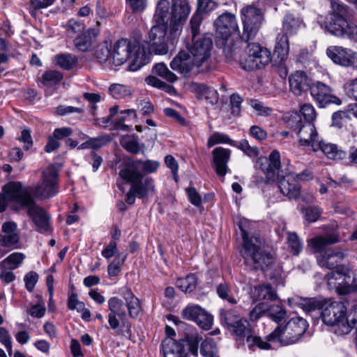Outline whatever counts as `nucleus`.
I'll use <instances>...</instances> for the list:
<instances>
[{"mask_svg": "<svg viewBox=\"0 0 357 357\" xmlns=\"http://www.w3.org/2000/svg\"><path fill=\"white\" fill-rule=\"evenodd\" d=\"M190 13L188 0H172L169 36L167 37V24L154 23L149 32L148 40L144 41L147 47L139 45L134 59L128 66L129 70L136 71L147 64L151 52L160 55L167 54L169 45H174L177 43L181 25Z\"/></svg>", "mask_w": 357, "mask_h": 357, "instance_id": "obj_1", "label": "nucleus"}, {"mask_svg": "<svg viewBox=\"0 0 357 357\" xmlns=\"http://www.w3.org/2000/svg\"><path fill=\"white\" fill-rule=\"evenodd\" d=\"M238 227L243 238L241 255L245 265L250 270L261 271L266 273L273 266V255L264 248V241L261 238L249 237L241 222L239 223Z\"/></svg>", "mask_w": 357, "mask_h": 357, "instance_id": "obj_2", "label": "nucleus"}, {"mask_svg": "<svg viewBox=\"0 0 357 357\" xmlns=\"http://www.w3.org/2000/svg\"><path fill=\"white\" fill-rule=\"evenodd\" d=\"M216 36L218 38L217 45L222 48L223 53L228 61H236L241 52L240 43L243 40L234 41L231 36L238 32V27L234 15L225 12L220 15L214 22Z\"/></svg>", "mask_w": 357, "mask_h": 357, "instance_id": "obj_3", "label": "nucleus"}, {"mask_svg": "<svg viewBox=\"0 0 357 357\" xmlns=\"http://www.w3.org/2000/svg\"><path fill=\"white\" fill-rule=\"evenodd\" d=\"M139 162H141L140 160L128 157L121 164L119 176L126 183H131V188L136 193V197L144 199L149 192L154 191L155 186L151 178L147 177L143 181L144 176L138 169Z\"/></svg>", "mask_w": 357, "mask_h": 357, "instance_id": "obj_4", "label": "nucleus"}, {"mask_svg": "<svg viewBox=\"0 0 357 357\" xmlns=\"http://www.w3.org/2000/svg\"><path fill=\"white\" fill-rule=\"evenodd\" d=\"M323 322L330 326H337L341 331L340 335H348L355 328L354 335H357V320L352 319L344 322L347 314V307L341 301L330 302L326 300V304L320 313Z\"/></svg>", "mask_w": 357, "mask_h": 357, "instance_id": "obj_5", "label": "nucleus"}, {"mask_svg": "<svg viewBox=\"0 0 357 357\" xmlns=\"http://www.w3.org/2000/svg\"><path fill=\"white\" fill-rule=\"evenodd\" d=\"M331 6L332 11L326 17L322 27L336 37L345 38L347 26L352 17L351 11L337 0H331Z\"/></svg>", "mask_w": 357, "mask_h": 357, "instance_id": "obj_6", "label": "nucleus"}, {"mask_svg": "<svg viewBox=\"0 0 357 357\" xmlns=\"http://www.w3.org/2000/svg\"><path fill=\"white\" fill-rule=\"evenodd\" d=\"M199 336H185L176 340L172 336H166L161 343L164 357H188V353L198 356Z\"/></svg>", "mask_w": 357, "mask_h": 357, "instance_id": "obj_7", "label": "nucleus"}, {"mask_svg": "<svg viewBox=\"0 0 357 357\" xmlns=\"http://www.w3.org/2000/svg\"><path fill=\"white\" fill-rule=\"evenodd\" d=\"M247 43L245 54L240 57V65L246 71H254L264 68L271 61V53L259 43L242 42Z\"/></svg>", "mask_w": 357, "mask_h": 357, "instance_id": "obj_8", "label": "nucleus"}, {"mask_svg": "<svg viewBox=\"0 0 357 357\" xmlns=\"http://www.w3.org/2000/svg\"><path fill=\"white\" fill-rule=\"evenodd\" d=\"M59 173L54 165H50L44 169L38 184L30 188V192L40 199H47L54 197L59 192Z\"/></svg>", "mask_w": 357, "mask_h": 357, "instance_id": "obj_9", "label": "nucleus"}, {"mask_svg": "<svg viewBox=\"0 0 357 357\" xmlns=\"http://www.w3.org/2000/svg\"><path fill=\"white\" fill-rule=\"evenodd\" d=\"M2 193L13 204L15 211H20L33 203L34 197L30 189L24 188L20 181H10L2 188Z\"/></svg>", "mask_w": 357, "mask_h": 357, "instance_id": "obj_10", "label": "nucleus"}, {"mask_svg": "<svg viewBox=\"0 0 357 357\" xmlns=\"http://www.w3.org/2000/svg\"><path fill=\"white\" fill-rule=\"evenodd\" d=\"M243 31L241 39L248 42L255 38L263 21L261 10L254 6H248L241 10Z\"/></svg>", "mask_w": 357, "mask_h": 357, "instance_id": "obj_11", "label": "nucleus"}, {"mask_svg": "<svg viewBox=\"0 0 357 357\" xmlns=\"http://www.w3.org/2000/svg\"><path fill=\"white\" fill-rule=\"evenodd\" d=\"M220 321L234 335H252L254 326L246 319H239L230 310H220Z\"/></svg>", "mask_w": 357, "mask_h": 357, "instance_id": "obj_12", "label": "nucleus"}, {"mask_svg": "<svg viewBox=\"0 0 357 357\" xmlns=\"http://www.w3.org/2000/svg\"><path fill=\"white\" fill-rule=\"evenodd\" d=\"M213 47L212 35L208 33L202 36L192 38V43L187 44L188 51L200 66L207 61L211 56Z\"/></svg>", "mask_w": 357, "mask_h": 357, "instance_id": "obj_13", "label": "nucleus"}, {"mask_svg": "<svg viewBox=\"0 0 357 357\" xmlns=\"http://www.w3.org/2000/svg\"><path fill=\"white\" fill-rule=\"evenodd\" d=\"M310 91L319 107H326L330 104L340 105L342 103L340 98L334 94V90L322 82H313Z\"/></svg>", "mask_w": 357, "mask_h": 357, "instance_id": "obj_14", "label": "nucleus"}, {"mask_svg": "<svg viewBox=\"0 0 357 357\" xmlns=\"http://www.w3.org/2000/svg\"><path fill=\"white\" fill-rule=\"evenodd\" d=\"M172 70L179 72L184 77H189L192 75H197L200 73L201 67L188 51L181 50L172 59L170 63Z\"/></svg>", "mask_w": 357, "mask_h": 357, "instance_id": "obj_15", "label": "nucleus"}, {"mask_svg": "<svg viewBox=\"0 0 357 357\" xmlns=\"http://www.w3.org/2000/svg\"><path fill=\"white\" fill-rule=\"evenodd\" d=\"M281 167L280 153L278 150L271 151L268 157L261 156L257 159L255 168L261 169L269 179L278 178Z\"/></svg>", "mask_w": 357, "mask_h": 357, "instance_id": "obj_16", "label": "nucleus"}, {"mask_svg": "<svg viewBox=\"0 0 357 357\" xmlns=\"http://www.w3.org/2000/svg\"><path fill=\"white\" fill-rule=\"evenodd\" d=\"M138 45H132L126 38H121L114 44L112 53V64L119 66L126 63L130 58L133 61ZM132 61H131L132 63Z\"/></svg>", "mask_w": 357, "mask_h": 357, "instance_id": "obj_17", "label": "nucleus"}, {"mask_svg": "<svg viewBox=\"0 0 357 357\" xmlns=\"http://www.w3.org/2000/svg\"><path fill=\"white\" fill-rule=\"evenodd\" d=\"M327 56L335 63L345 67L357 64V53L341 46H330L326 50Z\"/></svg>", "mask_w": 357, "mask_h": 357, "instance_id": "obj_18", "label": "nucleus"}, {"mask_svg": "<svg viewBox=\"0 0 357 357\" xmlns=\"http://www.w3.org/2000/svg\"><path fill=\"white\" fill-rule=\"evenodd\" d=\"M17 225L15 222L7 221L1 226L2 233L0 234V245L8 248V251L21 248L20 236L17 232Z\"/></svg>", "mask_w": 357, "mask_h": 357, "instance_id": "obj_19", "label": "nucleus"}, {"mask_svg": "<svg viewBox=\"0 0 357 357\" xmlns=\"http://www.w3.org/2000/svg\"><path fill=\"white\" fill-rule=\"evenodd\" d=\"M298 336H267L266 341L260 336H247V342L252 341L258 347L263 349H276L298 342Z\"/></svg>", "mask_w": 357, "mask_h": 357, "instance_id": "obj_20", "label": "nucleus"}, {"mask_svg": "<svg viewBox=\"0 0 357 357\" xmlns=\"http://www.w3.org/2000/svg\"><path fill=\"white\" fill-rule=\"evenodd\" d=\"M213 167L216 174L224 177L229 171L228 162L231 157V151L221 146L215 148L211 152Z\"/></svg>", "mask_w": 357, "mask_h": 357, "instance_id": "obj_21", "label": "nucleus"}, {"mask_svg": "<svg viewBox=\"0 0 357 357\" xmlns=\"http://www.w3.org/2000/svg\"><path fill=\"white\" fill-rule=\"evenodd\" d=\"M27 213L32 219L33 223L38 227V231L40 232L48 231L50 229L49 221L50 217L47 215L45 209L39 206L35 202L27 206Z\"/></svg>", "mask_w": 357, "mask_h": 357, "instance_id": "obj_22", "label": "nucleus"}, {"mask_svg": "<svg viewBox=\"0 0 357 357\" xmlns=\"http://www.w3.org/2000/svg\"><path fill=\"white\" fill-rule=\"evenodd\" d=\"M278 187L282 195L289 199H297L301 195V185L293 175L289 174L278 176Z\"/></svg>", "mask_w": 357, "mask_h": 357, "instance_id": "obj_23", "label": "nucleus"}, {"mask_svg": "<svg viewBox=\"0 0 357 357\" xmlns=\"http://www.w3.org/2000/svg\"><path fill=\"white\" fill-rule=\"evenodd\" d=\"M312 80L302 70L296 71L289 77V84L291 91L296 96L310 90Z\"/></svg>", "mask_w": 357, "mask_h": 357, "instance_id": "obj_24", "label": "nucleus"}, {"mask_svg": "<svg viewBox=\"0 0 357 357\" xmlns=\"http://www.w3.org/2000/svg\"><path fill=\"white\" fill-rule=\"evenodd\" d=\"M309 324L301 317L291 318L286 324L277 326L268 335H282L287 328H290L294 335H305Z\"/></svg>", "mask_w": 357, "mask_h": 357, "instance_id": "obj_25", "label": "nucleus"}, {"mask_svg": "<svg viewBox=\"0 0 357 357\" xmlns=\"http://www.w3.org/2000/svg\"><path fill=\"white\" fill-rule=\"evenodd\" d=\"M189 88L191 92L196 93L197 98L205 99L212 105L217 104L219 100L218 91L204 84L192 82L190 84Z\"/></svg>", "mask_w": 357, "mask_h": 357, "instance_id": "obj_26", "label": "nucleus"}, {"mask_svg": "<svg viewBox=\"0 0 357 357\" xmlns=\"http://www.w3.org/2000/svg\"><path fill=\"white\" fill-rule=\"evenodd\" d=\"M299 137V144L303 146H311L319 140L318 133L313 123L305 122L296 131Z\"/></svg>", "mask_w": 357, "mask_h": 357, "instance_id": "obj_27", "label": "nucleus"}, {"mask_svg": "<svg viewBox=\"0 0 357 357\" xmlns=\"http://www.w3.org/2000/svg\"><path fill=\"white\" fill-rule=\"evenodd\" d=\"M98 34V29L96 28L89 29L74 40V45L80 52H85L89 51L92 48L93 45L96 42Z\"/></svg>", "mask_w": 357, "mask_h": 357, "instance_id": "obj_28", "label": "nucleus"}, {"mask_svg": "<svg viewBox=\"0 0 357 357\" xmlns=\"http://www.w3.org/2000/svg\"><path fill=\"white\" fill-rule=\"evenodd\" d=\"M312 150L314 152L321 150L328 158L331 160H343L347 155V152L338 149L337 145L326 144L322 140H318L317 143L313 144Z\"/></svg>", "mask_w": 357, "mask_h": 357, "instance_id": "obj_29", "label": "nucleus"}, {"mask_svg": "<svg viewBox=\"0 0 357 357\" xmlns=\"http://www.w3.org/2000/svg\"><path fill=\"white\" fill-rule=\"evenodd\" d=\"M326 304V299L320 297L314 298H298L296 305L301 307L307 314L317 311L321 310Z\"/></svg>", "mask_w": 357, "mask_h": 357, "instance_id": "obj_30", "label": "nucleus"}, {"mask_svg": "<svg viewBox=\"0 0 357 357\" xmlns=\"http://www.w3.org/2000/svg\"><path fill=\"white\" fill-rule=\"evenodd\" d=\"M289 50V39L287 38V35L278 34L273 54L274 61L278 66H282L287 59Z\"/></svg>", "mask_w": 357, "mask_h": 357, "instance_id": "obj_31", "label": "nucleus"}, {"mask_svg": "<svg viewBox=\"0 0 357 357\" xmlns=\"http://www.w3.org/2000/svg\"><path fill=\"white\" fill-rule=\"evenodd\" d=\"M346 256V253L340 248L328 250L323 257V266H326L330 270L335 269V271H337V268L342 266L340 263Z\"/></svg>", "mask_w": 357, "mask_h": 357, "instance_id": "obj_32", "label": "nucleus"}, {"mask_svg": "<svg viewBox=\"0 0 357 357\" xmlns=\"http://www.w3.org/2000/svg\"><path fill=\"white\" fill-rule=\"evenodd\" d=\"M303 24L302 19L294 16L293 14H287L282 22V35L293 36L297 33L298 31Z\"/></svg>", "mask_w": 357, "mask_h": 357, "instance_id": "obj_33", "label": "nucleus"}, {"mask_svg": "<svg viewBox=\"0 0 357 357\" xmlns=\"http://www.w3.org/2000/svg\"><path fill=\"white\" fill-rule=\"evenodd\" d=\"M253 296L256 301H274L278 299L276 291L270 284H264L255 287Z\"/></svg>", "mask_w": 357, "mask_h": 357, "instance_id": "obj_34", "label": "nucleus"}, {"mask_svg": "<svg viewBox=\"0 0 357 357\" xmlns=\"http://www.w3.org/2000/svg\"><path fill=\"white\" fill-rule=\"evenodd\" d=\"M340 236L335 233L312 238L311 245L317 252H322L327 246L339 242Z\"/></svg>", "mask_w": 357, "mask_h": 357, "instance_id": "obj_35", "label": "nucleus"}, {"mask_svg": "<svg viewBox=\"0 0 357 357\" xmlns=\"http://www.w3.org/2000/svg\"><path fill=\"white\" fill-rule=\"evenodd\" d=\"M169 2L167 0H160L156 6L155 12L153 15V22L160 24H167L170 22V19L167 18L169 13Z\"/></svg>", "mask_w": 357, "mask_h": 357, "instance_id": "obj_36", "label": "nucleus"}, {"mask_svg": "<svg viewBox=\"0 0 357 357\" xmlns=\"http://www.w3.org/2000/svg\"><path fill=\"white\" fill-rule=\"evenodd\" d=\"M55 63L61 69L70 70L74 68L78 63V59L70 54H59L54 56Z\"/></svg>", "mask_w": 357, "mask_h": 357, "instance_id": "obj_37", "label": "nucleus"}, {"mask_svg": "<svg viewBox=\"0 0 357 357\" xmlns=\"http://www.w3.org/2000/svg\"><path fill=\"white\" fill-rule=\"evenodd\" d=\"M267 310L268 317L278 325H283L286 321L287 311L280 305H268Z\"/></svg>", "mask_w": 357, "mask_h": 357, "instance_id": "obj_38", "label": "nucleus"}, {"mask_svg": "<svg viewBox=\"0 0 357 357\" xmlns=\"http://www.w3.org/2000/svg\"><path fill=\"white\" fill-rule=\"evenodd\" d=\"M63 78V73L57 70H47L41 78L40 82L43 86H52L58 84Z\"/></svg>", "mask_w": 357, "mask_h": 357, "instance_id": "obj_39", "label": "nucleus"}, {"mask_svg": "<svg viewBox=\"0 0 357 357\" xmlns=\"http://www.w3.org/2000/svg\"><path fill=\"white\" fill-rule=\"evenodd\" d=\"M110 314H114L120 319L126 317V307L122 300L117 297H112L108 301Z\"/></svg>", "mask_w": 357, "mask_h": 357, "instance_id": "obj_40", "label": "nucleus"}, {"mask_svg": "<svg viewBox=\"0 0 357 357\" xmlns=\"http://www.w3.org/2000/svg\"><path fill=\"white\" fill-rule=\"evenodd\" d=\"M197 278L195 274L188 275L184 278H179L176 281V287L185 292H192L196 288Z\"/></svg>", "mask_w": 357, "mask_h": 357, "instance_id": "obj_41", "label": "nucleus"}, {"mask_svg": "<svg viewBox=\"0 0 357 357\" xmlns=\"http://www.w3.org/2000/svg\"><path fill=\"white\" fill-rule=\"evenodd\" d=\"M95 56L100 63L105 64V67L112 66V57L110 50L107 45H99L95 52Z\"/></svg>", "mask_w": 357, "mask_h": 357, "instance_id": "obj_42", "label": "nucleus"}, {"mask_svg": "<svg viewBox=\"0 0 357 357\" xmlns=\"http://www.w3.org/2000/svg\"><path fill=\"white\" fill-rule=\"evenodd\" d=\"M153 73L171 83L175 82L178 79L177 76L170 71L163 63H156L153 68Z\"/></svg>", "mask_w": 357, "mask_h": 357, "instance_id": "obj_43", "label": "nucleus"}, {"mask_svg": "<svg viewBox=\"0 0 357 357\" xmlns=\"http://www.w3.org/2000/svg\"><path fill=\"white\" fill-rule=\"evenodd\" d=\"M335 274L343 276L344 284L342 285H351L355 282L356 278H351L352 271L347 266H341L337 268V271L331 273L328 275L329 279L335 277ZM339 285H342L340 284Z\"/></svg>", "mask_w": 357, "mask_h": 357, "instance_id": "obj_44", "label": "nucleus"}, {"mask_svg": "<svg viewBox=\"0 0 357 357\" xmlns=\"http://www.w3.org/2000/svg\"><path fill=\"white\" fill-rule=\"evenodd\" d=\"M200 353L204 357H215L217 353V347L213 339L206 337L202 342Z\"/></svg>", "mask_w": 357, "mask_h": 357, "instance_id": "obj_45", "label": "nucleus"}, {"mask_svg": "<svg viewBox=\"0 0 357 357\" xmlns=\"http://www.w3.org/2000/svg\"><path fill=\"white\" fill-rule=\"evenodd\" d=\"M287 234V241L291 252L294 255H298L303 249V245L298 234L296 232L290 231H288Z\"/></svg>", "mask_w": 357, "mask_h": 357, "instance_id": "obj_46", "label": "nucleus"}, {"mask_svg": "<svg viewBox=\"0 0 357 357\" xmlns=\"http://www.w3.org/2000/svg\"><path fill=\"white\" fill-rule=\"evenodd\" d=\"M121 146L128 153L136 155L139 153L141 150L142 153L144 154V144H139V142L131 141L130 139L122 138L120 141Z\"/></svg>", "mask_w": 357, "mask_h": 357, "instance_id": "obj_47", "label": "nucleus"}, {"mask_svg": "<svg viewBox=\"0 0 357 357\" xmlns=\"http://www.w3.org/2000/svg\"><path fill=\"white\" fill-rule=\"evenodd\" d=\"M110 95L116 99L124 98L131 95L130 89L123 84H113L109 87Z\"/></svg>", "mask_w": 357, "mask_h": 357, "instance_id": "obj_48", "label": "nucleus"}, {"mask_svg": "<svg viewBox=\"0 0 357 357\" xmlns=\"http://www.w3.org/2000/svg\"><path fill=\"white\" fill-rule=\"evenodd\" d=\"M197 324L203 330L208 331L211 328L213 323V317L207 312L204 309L199 314L196 321Z\"/></svg>", "mask_w": 357, "mask_h": 357, "instance_id": "obj_49", "label": "nucleus"}, {"mask_svg": "<svg viewBox=\"0 0 357 357\" xmlns=\"http://www.w3.org/2000/svg\"><path fill=\"white\" fill-rule=\"evenodd\" d=\"M216 292L220 298L227 301L230 304L234 305L237 303V301L231 294V289L228 284H219L217 286Z\"/></svg>", "mask_w": 357, "mask_h": 357, "instance_id": "obj_50", "label": "nucleus"}, {"mask_svg": "<svg viewBox=\"0 0 357 357\" xmlns=\"http://www.w3.org/2000/svg\"><path fill=\"white\" fill-rule=\"evenodd\" d=\"M232 142L227 135L215 132L208 137L207 146L211 148L218 144H228L231 146Z\"/></svg>", "mask_w": 357, "mask_h": 357, "instance_id": "obj_51", "label": "nucleus"}, {"mask_svg": "<svg viewBox=\"0 0 357 357\" xmlns=\"http://www.w3.org/2000/svg\"><path fill=\"white\" fill-rule=\"evenodd\" d=\"M218 4L213 0H197L196 12L202 15L208 14L216 9Z\"/></svg>", "mask_w": 357, "mask_h": 357, "instance_id": "obj_52", "label": "nucleus"}, {"mask_svg": "<svg viewBox=\"0 0 357 357\" xmlns=\"http://www.w3.org/2000/svg\"><path fill=\"white\" fill-rule=\"evenodd\" d=\"M202 310L199 305H188L182 310L181 316L185 319L196 321Z\"/></svg>", "mask_w": 357, "mask_h": 357, "instance_id": "obj_53", "label": "nucleus"}, {"mask_svg": "<svg viewBox=\"0 0 357 357\" xmlns=\"http://www.w3.org/2000/svg\"><path fill=\"white\" fill-rule=\"evenodd\" d=\"M24 259V254L22 252H13L5 258L1 263V264H8L13 265L10 269H16L23 262Z\"/></svg>", "mask_w": 357, "mask_h": 357, "instance_id": "obj_54", "label": "nucleus"}, {"mask_svg": "<svg viewBox=\"0 0 357 357\" xmlns=\"http://www.w3.org/2000/svg\"><path fill=\"white\" fill-rule=\"evenodd\" d=\"M112 138L109 135H102L97 137H91L89 139L90 148L93 150H98L109 143Z\"/></svg>", "mask_w": 357, "mask_h": 357, "instance_id": "obj_55", "label": "nucleus"}, {"mask_svg": "<svg viewBox=\"0 0 357 357\" xmlns=\"http://www.w3.org/2000/svg\"><path fill=\"white\" fill-rule=\"evenodd\" d=\"M126 258L127 255H126L121 259L115 258L114 260L108 265L107 273L109 277H116L120 273Z\"/></svg>", "mask_w": 357, "mask_h": 357, "instance_id": "obj_56", "label": "nucleus"}, {"mask_svg": "<svg viewBox=\"0 0 357 357\" xmlns=\"http://www.w3.org/2000/svg\"><path fill=\"white\" fill-rule=\"evenodd\" d=\"M243 98L238 93H233L230 96V107L232 115L238 116L241 112Z\"/></svg>", "mask_w": 357, "mask_h": 357, "instance_id": "obj_57", "label": "nucleus"}, {"mask_svg": "<svg viewBox=\"0 0 357 357\" xmlns=\"http://www.w3.org/2000/svg\"><path fill=\"white\" fill-rule=\"evenodd\" d=\"M267 303L261 302L257 304L250 312L249 318L251 321L254 322L258 320L267 310Z\"/></svg>", "mask_w": 357, "mask_h": 357, "instance_id": "obj_58", "label": "nucleus"}, {"mask_svg": "<svg viewBox=\"0 0 357 357\" xmlns=\"http://www.w3.org/2000/svg\"><path fill=\"white\" fill-rule=\"evenodd\" d=\"M129 316L132 319H137L142 311L139 300L136 298L126 303Z\"/></svg>", "mask_w": 357, "mask_h": 357, "instance_id": "obj_59", "label": "nucleus"}, {"mask_svg": "<svg viewBox=\"0 0 357 357\" xmlns=\"http://www.w3.org/2000/svg\"><path fill=\"white\" fill-rule=\"evenodd\" d=\"M47 7H49V6L46 5L43 1L40 0H30L27 4V9L29 13L34 18L37 17L38 11L40 9L45 8Z\"/></svg>", "mask_w": 357, "mask_h": 357, "instance_id": "obj_60", "label": "nucleus"}, {"mask_svg": "<svg viewBox=\"0 0 357 357\" xmlns=\"http://www.w3.org/2000/svg\"><path fill=\"white\" fill-rule=\"evenodd\" d=\"M300 112L305 119L304 122L313 123L316 118V111L310 104H304L301 107Z\"/></svg>", "mask_w": 357, "mask_h": 357, "instance_id": "obj_61", "label": "nucleus"}, {"mask_svg": "<svg viewBox=\"0 0 357 357\" xmlns=\"http://www.w3.org/2000/svg\"><path fill=\"white\" fill-rule=\"evenodd\" d=\"M102 255L107 259L113 256H115L116 259H119L121 254L118 250L116 241H111L108 245L102 250Z\"/></svg>", "mask_w": 357, "mask_h": 357, "instance_id": "obj_62", "label": "nucleus"}, {"mask_svg": "<svg viewBox=\"0 0 357 357\" xmlns=\"http://www.w3.org/2000/svg\"><path fill=\"white\" fill-rule=\"evenodd\" d=\"M38 274L34 271L27 273L24 278L25 287L28 291L32 292L36 283L38 281Z\"/></svg>", "mask_w": 357, "mask_h": 357, "instance_id": "obj_63", "label": "nucleus"}, {"mask_svg": "<svg viewBox=\"0 0 357 357\" xmlns=\"http://www.w3.org/2000/svg\"><path fill=\"white\" fill-rule=\"evenodd\" d=\"M321 211L317 206H308L305 209V218L310 222H316L321 216Z\"/></svg>", "mask_w": 357, "mask_h": 357, "instance_id": "obj_64", "label": "nucleus"}]
</instances>
